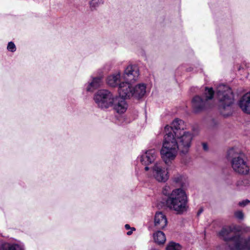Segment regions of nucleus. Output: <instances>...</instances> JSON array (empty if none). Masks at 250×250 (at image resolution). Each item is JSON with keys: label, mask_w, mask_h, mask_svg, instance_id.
I'll return each mask as SVG.
<instances>
[{"label": "nucleus", "mask_w": 250, "mask_h": 250, "mask_svg": "<svg viewBox=\"0 0 250 250\" xmlns=\"http://www.w3.org/2000/svg\"><path fill=\"white\" fill-rule=\"evenodd\" d=\"M7 49L9 51L14 52L16 50V47L14 42H10L7 45Z\"/></svg>", "instance_id": "obj_25"}, {"label": "nucleus", "mask_w": 250, "mask_h": 250, "mask_svg": "<svg viewBox=\"0 0 250 250\" xmlns=\"http://www.w3.org/2000/svg\"><path fill=\"white\" fill-rule=\"evenodd\" d=\"M153 238L156 243L159 245L163 244L166 240L164 233L161 231H157L153 234Z\"/></svg>", "instance_id": "obj_21"}, {"label": "nucleus", "mask_w": 250, "mask_h": 250, "mask_svg": "<svg viewBox=\"0 0 250 250\" xmlns=\"http://www.w3.org/2000/svg\"><path fill=\"white\" fill-rule=\"evenodd\" d=\"M103 3L104 1L103 0H91L89 1L90 8L91 10H95Z\"/></svg>", "instance_id": "obj_23"}, {"label": "nucleus", "mask_w": 250, "mask_h": 250, "mask_svg": "<svg viewBox=\"0 0 250 250\" xmlns=\"http://www.w3.org/2000/svg\"><path fill=\"white\" fill-rule=\"evenodd\" d=\"M114 96L109 91L102 89L94 94L93 99L99 108L105 109L113 105Z\"/></svg>", "instance_id": "obj_7"}, {"label": "nucleus", "mask_w": 250, "mask_h": 250, "mask_svg": "<svg viewBox=\"0 0 250 250\" xmlns=\"http://www.w3.org/2000/svg\"><path fill=\"white\" fill-rule=\"evenodd\" d=\"M93 78L96 79V78H101L100 77H93Z\"/></svg>", "instance_id": "obj_36"}, {"label": "nucleus", "mask_w": 250, "mask_h": 250, "mask_svg": "<svg viewBox=\"0 0 250 250\" xmlns=\"http://www.w3.org/2000/svg\"><path fill=\"white\" fill-rule=\"evenodd\" d=\"M125 99L114 96L113 105L114 109L118 113L122 114L125 112L127 108V104Z\"/></svg>", "instance_id": "obj_15"}, {"label": "nucleus", "mask_w": 250, "mask_h": 250, "mask_svg": "<svg viewBox=\"0 0 250 250\" xmlns=\"http://www.w3.org/2000/svg\"><path fill=\"white\" fill-rule=\"evenodd\" d=\"M236 243L233 246V250H250V237L245 239L240 236L236 239Z\"/></svg>", "instance_id": "obj_16"}, {"label": "nucleus", "mask_w": 250, "mask_h": 250, "mask_svg": "<svg viewBox=\"0 0 250 250\" xmlns=\"http://www.w3.org/2000/svg\"><path fill=\"white\" fill-rule=\"evenodd\" d=\"M234 215L236 218L240 220L243 219L244 217L243 213L240 210L236 211L234 213Z\"/></svg>", "instance_id": "obj_27"}, {"label": "nucleus", "mask_w": 250, "mask_h": 250, "mask_svg": "<svg viewBox=\"0 0 250 250\" xmlns=\"http://www.w3.org/2000/svg\"><path fill=\"white\" fill-rule=\"evenodd\" d=\"M150 250H157V249H156L155 248H152Z\"/></svg>", "instance_id": "obj_35"}, {"label": "nucleus", "mask_w": 250, "mask_h": 250, "mask_svg": "<svg viewBox=\"0 0 250 250\" xmlns=\"http://www.w3.org/2000/svg\"><path fill=\"white\" fill-rule=\"evenodd\" d=\"M228 157L231 158V165L235 172L242 175L248 174L250 168L243 154H238L235 149L232 147L228 151Z\"/></svg>", "instance_id": "obj_4"}, {"label": "nucleus", "mask_w": 250, "mask_h": 250, "mask_svg": "<svg viewBox=\"0 0 250 250\" xmlns=\"http://www.w3.org/2000/svg\"><path fill=\"white\" fill-rule=\"evenodd\" d=\"M139 76V70L138 67L135 65L130 64L128 65L124 70V73L122 76L121 71L115 72L112 75L111 78H137Z\"/></svg>", "instance_id": "obj_11"}, {"label": "nucleus", "mask_w": 250, "mask_h": 250, "mask_svg": "<svg viewBox=\"0 0 250 250\" xmlns=\"http://www.w3.org/2000/svg\"><path fill=\"white\" fill-rule=\"evenodd\" d=\"M145 166H146V167H145V170H146V171H147V170H148V169H149V167H148L147 166L148 165H145Z\"/></svg>", "instance_id": "obj_34"}, {"label": "nucleus", "mask_w": 250, "mask_h": 250, "mask_svg": "<svg viewBox=\"0 0 250 250\" xmlns=\"http://www.w3.org/2000/svg\"><path fill=\"white\" fill-rule=\"evenodd\" d=\"M177 141V146L179 150L183 154L188 152L191 146L193 139V134L189 131L183 132L174 136Z\"/></svg>", "instance_id": "obj_8"}, {"label": "nucleus", "mask_w": 250, "mask_h": 250, "mask_svg": "<svg viewBox=\"0 0 250 250\" xmlns=\"http://www.w3.org/2000/svg\"><path fill=\"white\" fill-rule=\"evenodd\" d=\"M202 146H203V149L205 151H207L208 150V145L205 143H204L202 144Z\"/></svg>", "instance_id": "obj_29"}, {"label": "nucleus", "mask_w": 250, "mask_h": 250, "mask_svg": "<svg viewBox=\"0 0 250 250\" xmlns=\"http://www.w3.org/2000/svg\"><path fill=\"white\" fill-rule=\"evenodd\" d=\"M0 250H23V248L17 244L4 243L0 246Z\"/></svg>", "instance_id": "obj_20"}, {"label": "nucleus", "mask_w": 250, "mask_h": 250, "mask_svg": "<svg viewBox=\"0 0 250 250\" xmlns=\"http://www.w3.org/2000/svg\"><path fill=\"white\" fill-rule=\"evenodd\" d=\"M233 229L231 227L227 226L222 228L219 232V235L227 242L228 246L231 250H233L232 247L235 244L236 238L241 236L239 234L234 235Z\"/></svg>", "instance_id": "obj_9"}, {"label": "nucleus", "mask_w": 250, "mask_h": 250, "mask_svg": "<svg viewBox=\"0 0 250 250\" xmlns=\"http://www.w3.org/2000/svg\"><path fill=\"white\" fill-rule=\"evenodd\" d=\"M152 175L159 182H166L169 178L167 169L162 162L155 164L152 167Z\"/></svg>", "instance_id": "obj_10"}, {"label": "nucleus", "mask_w": 250, "mask_h": 250, "mask_svg": "<svg viewBox=\"0 0 250 250\" xmlns=\"http://www.w3.org/2000/svg\"><path fill=\"white\" fill-rule=\"evenodd\" d=\"M167 223L166 215L162 212H157L154 217V226L159 229L165 228Z\"/></svg>", "instance_id": "obj_17"}, {"label": "nucleus", "mask_w": 250, "mask_h": 250, "mask_svg": "<svg viewBox=\"0 0 250 250\" xmlns=\"http://www.w3.org/2000/svg\"><path fill=\"white\" fill-rule=\"evenodd\" d=\"M107 84L111 87H117L120 97L130 99L132 97L133 87L126 79H106Z\"/></svg>", "instance_id": "obj_5"}, {"label": "nucleus", "mask_w": 250, "mask_h": 250, "mask_svg": "<svg viewBox=\"0 0 250 250\" xmlns=\"http://www.w3.org/2000/svg\"><path fill=\"white\" fill-rule=\"evenodd\" d=\"M132 98L139 100L142 98L146 93V85L144 83H140L133 87L132 89Z\"/></svg>", "instance_id": "obj_18"}, {"label": "nucleus", "mask_w": 250, "mask_h": 250, "mask_svg": "<svg viewBox=\"0 0 250 250\" xmlns=\"http://www.w3.org/2000/svg\"><path fill=\"white\" fill-rule=\"evenodd\" d=\"M250 203V201L248 200H246L245 201L239 202V205L240 206H245L247 205L248 203Z\"/></svg>", "instance_id": "obj_28"}, {"label": "nucleus", "mask_w": 250, "mask_h": 250, "mask_svg": "<svg viewBox=\"0 0 250 250\" xmlns=\"http://www.w3.org/2000/svg\"><path fill=\"white\" fill-rule=\"evenodd\" d=\"M157 156V153L154 149L147 150L137 158V161L142 165H148L154 162Z\"/></svg>", "instance_id": "obj_13"}, {"label": "nucleus", "mask_w": 250, "mask_h": 250, "mask_svg": "<svg viewBox=\"0 0 250 250\" xmlns=\"http://www.w3.org/2000/svg\"><path fill=\"white\" fill-rule=\"evenodd\" d=\"M166 249L167 250H181V246L179 244L171 242Z\"/></svg>", "instance_id": "obj_24"}, {"label": "nucleus", "mask_w": 250, "mask_h": 250, "mask_svg": "<svg viewBox=\"0 0 250 250\" xmlns=\"http://www.w3.org/2000/svg\"><path fill=\"white\" fill-rule=\"evenodd\" d=\"M131 229H132V230L128 231V232H127V234L128 235H130L133 232L132 231L135 230V229L134 228H132Z\"/></svg>", "instance_id": "obj_31"}, {"label": "nucleus", "mask_w": 250, "mask_h": 250, "mask_svg": "<svg viewBox=\"0 0 250 250\" xmlns=\"http://www.w3.org/2000/svg\"><path fill=\"white\" fill-rule=\"evenodd\" d=\"M186 129V125L184 122L178 119H175L171 124V126L166 125L165 127L166 134L167 133L171 132L174 136L178 134L185 132L184 129Z\"/></svg>", "instance_id": "obj_12"}, {"label": "nucleus", "mask_w": 250, "mask_h": 250, "mask_svg": "<svg viewBox=\"0 0 250 250\" xmlns=\"http://www.w3.org/2000/svg\"><path fill=\"white\" fill-rule=\"evenodd\" d=\"M217 97L221 114L224 116L230 115L232 112L231 105L234 102L231 89L226 85H219L217 88Z\"/></svg>", "instance_id": "obj_2"}, {"label": "nucleus", "mask_w": 250, "mask_h": 250, "mask_svg": "<svg viewBox=\"0 0 250 250\" xmlns=\"http://www.w3.org/2000/svg\"><path fill=\"white\" fill-rule=\"evenodd\" d=\"M178 150L177 141L174 135L171 132L167 133L160 151L162 160L166 164L169 165L175 159Z\"/></svg>", "instance_id": "obj_3"}, {"label": "nucleus", "mask_w": 250, "mask_h": 250, "mask_svg": "<svg viewBox=\"0 0 250 250\" xmlns=\"http://www.w3.org/2000/svg\"><path fill=\"white\" fill-rule=\"evenodd\" d=\"M103 84L102 79H91L85 85V88L87 92H93L100 88Z\"/></svg>", "instance_id": "obj_19"}, {"label": "nucleus", "mask_w": 250, "mask_h": 250, "mask_svg": "<svg viewBox=\"0 0 250 250\" xmlns=\"http://www.w3.org/2000/svg\"><path fill=\"white\" fill-rule=\"evenodd\" d=\"M125 227V229H131L130 226L128 224H126Z\"/></svg>", "instance_id": "obj_33"}, {"label": "nucleus", "mask_w": 250, "mask_h": 250, "mask_svg": "<svg viewBox=\"0 0 250 250\" xmlns=\"http://www.w3.org/2000/svg\"><path fill=\"white\" fill-rule=\"evenodd\" d=\"M170 188L169 186H166L164 187L162 193L164 195L168 197V195L170 194L171 192H169Z\"/></svg>", "instance_id": "obj_26"}, {"label": "nucleus", "mask_w": 250, "mask_h": 250, "mask_svg": "<svg viewBox=\"0 0 250 250\" xmlns=\"http://www.w3.org/2000/svg\"><path fill=\"white\" fill-rule=\"evenodd\" d=\"M214 91L212 88L206 87L203 97L195 96L192 100V105L194 113H198L203 111L207 107L208 100L213 98Z\"/></svg>", "instance_id": "obj_6"}, {"label": "nucleus", "mask_w": 250, "mask_h": 250, "mask_svg": "<svg viewBox=\"0 0 250 250\" xmlns=\"http://www.w3.org/2000/svg\"><path fill=\"white\" fill-rule=\"evenodd\" d=\"M203 211V208H201L197 212V215L199 216Z\"/></svg>", "instance_id": "obj_30"}, {"label": "nucleus", "mask_w": 250, "mask_h": 250, "mask_svg": "<svg viewBox=\"0 0 250 250\" xmlns=\"http://www.w3.org/2000/svg\"><path fill=\"white\" fill-rule=\"evenodd\" d=\"M238 105L244 113L250 115V92L245 94L240 98Z\"/></svg>", "instance_id": "obj_14"}, {"label": "nucleus", "mask_w": 250, "mask_h": 250, "mask_svg": "<svg viewBox=\"0 0 250 250\" xmlns=\"http://www.w3.org/2000/svg\"><path fill=\"white\" fill-rule=\"evenodd\" d=\"M173 181L180 185L182 188L186 186L187 178L186 176L182 175H176L173 178Z\"/></svg>", "instance_id": "obj_22"}, {"label": "nucleus", "mask_w": 250, "mask_h": 250, "mask_svg": "<svg viewBox=\"0 0 250 250\" xmlns=\"http://www.w3.org/2000/svg\"><path fill=\"white\" fill-rule=\"evenodd\" d=\"M110 66H109V67L108 68H106L105 66H104V71L105 72H107V71H108L110 69Z\"/></svg>", "instance_id": "obj_32"}, {"label": "nucleus", "mask_w": 250, "mask_h": 250, "mask_svg": "<svg viewBox=\"0 0 250 250\" xmlns=\"http://www.w3.org/2000/svg\"><path fill=\"white\" fill-rule=\"evenodd\" d=\"M188 199L186 192L181 188L173 189L166 200V205L178 214H182L188 208Z\"/></svg>", "instance_id": "obj_1"}]
</instances>
